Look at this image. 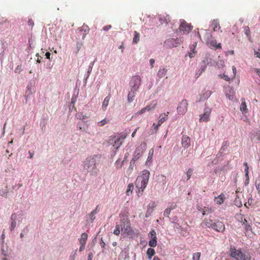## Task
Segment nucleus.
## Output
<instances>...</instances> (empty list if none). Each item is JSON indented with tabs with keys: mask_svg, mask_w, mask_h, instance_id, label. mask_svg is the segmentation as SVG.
Returning <instances> with one entry per match:
<instances>
[{
	"mask_svg": "<svg viewBox=\"0 0 260 260\" xmlns=\"http://www.w3.org/2000/svg\"><path fill=\"white\" fill-rule=\"evenodd\" d=\"M119 217L120 218V224L116 225L113 234L116 236L119 235L120 233V229H121V231L124 234H126L127 235H133L134 231L131 227L130 220L127 215L125 213H121Z\"/></svg>",
	"mask_w": 260,
	"mask_h": 260,
	"instance_id": "obj_1",
	"label": "nucleus"
},
{
	"mask_svg": "<svg viewBox=\"0 0 260 260\" xmlns=\"http://www.w3.org/2000/svg\"><path fill=\"white\" fill-rule=\"evenodd\" d=\"M150 176V172L145 170L142 171V174L139 176L136 180L135 185L138 190L137 193L138 196L142 195L144 189L146 188Z\"/></svg>",
	"mask_w": 260,
	"mask_h": 260,
	"instance_id": "obj_2",
	"label": "nucleus"
},
{
	"mask_svg": "<svg viewBox=\"0 0 260 260\" xmlns=\"http://www.w3.org/2000/svg\"><path fill=\"white\" fill-rule=\"evenodd\" d=\"M202 225L203 226H205L209 228H212L218 232L222 233L225 230L224 223L219 220L215 221L212 216L206 218L202 222Z\"/></svg>",
	"mask_w": 260,
	"mask_h": 260,
	"instance_id": "obj_3",
	"label": "nucleus"
},
{
	"mask_svg": "<svg viewBox=\"0 0 260 260\" xmlns=\"http://www.w3.org/2000/svg\"><path fill=\"white\" fill-rule=\"evenodd\" d=\"M96 155L87 157L83 162V169L91 174H96L97 171L96 166Z\"/></svg>",
	"mask_w": 260,
	"mask_h": 260,
	"instance_id": "obj_4",
	"label": "nucleus"
},
{
	"mask_svg": "<svg viewBox=\"0 0 260 260\" xmlns=\"http://www.w3.org/2000/svg\"><path fill=\"white\" fill-rule=\"evenodd\" d=\"M230 252V256L236 260H242L246 255L243 253L241 250L236 249L235 247H231Z\"/></svg>",
	"mask_w": 260,
	"mask_h": 260,
	"instance_id": "obj_5",
	"label": "nucleus"
},
{
	"mask_svg": "<svg viewBox=\"0 0 260 260\" xmlns=\"http://www.w3.org/2000/svg\"><path fill=\"white\" fill-rule=\"evenodd\" d=\"M182 42V40L181 38H176V39H173L170 38L167 39L165 42V44L166 46L170 47V48H173V47H176L180 45V44Z\"/></svg>",
	"mask_w": 260,
	"mask_h": 260,
	"instance_id": "obj_6",
	"label": "nucleus"
},
{
	"mask_svg": "<svg viewBox=\"0 0 260 260\" xmlns=\"http://www.w3.org/2000/svg\"><path fill=\"white\" fill-rule=\"evenodd\" d=\"M188 104L186 100H183L178 105L177 110L179 114L184 115L187 111Z\"/></svg>",
	"mask_w": 260,
	"mask_h": 260,
	"instance_id": "obj_7",
	"label": "nucleus"
},
{
	"mask_svg": "<svg viewBox=\"0 0 260 260\" xmlns=\"http://www.w3.org/2000/svg\"><path fill=\"white\" fill-rule=\"evenodd\" d=\"M179 29L180 31H183L184 34H188L192 30V26L185 20H182Z\"/></svg>",
	"mask_w": 260,
	"mask_h": 260,
	"instance_id": "obj_8",
	"label": "nucleus"
},
{
	"mask_svg": "<svg viewBox=\"0 0 260 260\" xmlns=\"http://www.w3.org/2000/svg\"><path fill=\"white\" fill-rule=\"evenodd\" d=\"M211 113V109L206 107L204 109V112L200 115V122H207L210 120V117Z\"/></svg>",
	"mask_w": 260,
	"mask_h": 260,
	"instance_id": "obj_9",
	"label": "nucleus"
},
{
	"mask_svg": "<svg viewBox=\"0 0 260 260\" xmlns=\"http://www.w3.org/2000/svg\"><path fill=\"white\" fill-rule=\"evenodd\" d=\"M141 80L140 76H134L130 82L131 88L138 90L140 85H141Z\"/></svg>",
	"mask_w": 260,
	"mask_h": 260,
	"instance_id": "obj_10",
	"label": "nucleus"
},
{
	"mask_svg": "<svg viewBox=\"0 0 260 260\" xmlns=\"http://www.w3.org/2000/svg\"><path fill=\"white\" fill-rule=\"evenodd\" d=\"M149 237L150 238V240L149 241V245L150 247H155L157 245V238L156 236V232L154 230L150 231L149 234Z\"/></svg>",
	"mask_w": 260,
	"mask_h": 260,
	"instance_id": "obj_11",
	"label": "nucleus"
},
{
	"mask_svg": "<svg viewBox=\"0 0 260 260\" xmlns=\"http://www.w3.org/2000/svg\"><path fill=\"white\" fill-rule=\"evenodd\" d=\"M206 43L208 45L210 48L211 49H221V45L220 43H217V42L215 40H212L210 41H207Z\"/></svg>",
	"mask_w": 260,
	"mask_h": 260,
	"instance_id": "obj_12",
	"label": "nucleus"
},
{
	"mask_svg": "<svg viewBox=\"0 0 260 260\" xmlns=\"http://www.w3.org/2000/svg\"><path fill=\"white\" fill-rule=\"evenodd\" d=\"M143 152V151L142 150V148L140 147H137L134 152V156L132 161L135 162L136 160H137L141 157Z\"/></svg>",
	"mask_w": 260,
	"mask_h": 260,
	"instance_id": "obj_13",
	"label": "nucleus"
},
{
	"mask_svg": "<svg viewBox=\"0 0 260 260\" xmlns=\"http://www.w3.org/2000/svg\"><path fill=\"white\" fill-rule=\"evenodd\" d=\"M126 137V135H122L118 138L115 137L114 140V146L116 147V149H118L119 146L122 144V140H123Z\"/></svg>",
	"mask_w": 260,
	"mask_h": 260,
	"instance_id": "obj_14",
	"label": "nucleus"
},
{
	"mask_svg": "<svg viewBox=\"0 0 260 260\" xmlns=\"http://www.w3.org/2000/svg\"><path fill=\"white\" fill-rule=\"evenodd\" d=\"M182 145L185 148H187L190 146V140L188 136L184 135L182 138Z\"/></svg>",
	"mask_w": 260,
	"mask_h": 260,
	"instance_id": "obj_15",
	"label": "nucleus"
},
{
	"mask_svg": "<svg viewBox=\"0 0 260 260\" xmlns=\"http://www.w3.org/2000/svg\"><path fill=\"white\" fill-rule=\"evenodd\" d=\"M169 112H168L167 113H161L159 115V119L158 120V125H161L164 122H165L166 120H167L168 118V114Z\"/></svg>",
	"mask_w": 260,
	"mask_h": 260,
	"instance_id": "obj_16",
	"label": "nucleus"
},
{
	"mask_svg": "<svg viewBox=\"0 0 260 260\" xmlns=\"http://www.w3.org/2000/svg\"><path fill=\"white\" fill-rule=\"evenodd\" d=\"M137 91V90L131 88V90L127 95V101L129 103L132 102L134 100Z\"/></svg>",
	"mask_w": 260,
	"mask_h": 260,
	"instance_id": "obj_17",
	"label": "nucleus"
},
{
	"mask_svg": "<svg viewBox=\"0 0 260 260\" xmlns=\"http://www.w3.org/2000/svg\"><path fill=\"white\" fill-rule=\"evenodd\" d=\"M159 20L161 24H168L171 22V18L169 15H166V16L160 15Z\"/></svg>",
	"mask_w": 260,
	"mask_h": 260,
	"instance_id": "obj_18",
	"label": "nucleus"
},
{
	"mask_svg": "<svg viewBox=\"0 0 260 260\" xmlns=\"http://www.w3.org/2000/svg\"><path fill=\"white\" fill-rule=\"evenodd\" d=\"M156 206V204L154 202H152L149 204L147 206V210L146 212V216H148V214L150 215L154 210V208Z\"/></svg>",
	"mask_w": 260,
	"mask_h": 260,
	"instance_id": "obj_19",
	"label": "nucleus"
},
{
	"mask_svg": "<svg viewBox=\"0 0 260 260\" xmlns=\"http://www.w3.org/2000/svg\"><path fill=\"white\" fill-rule=\"evenodd\" d=\"M225 199V197L224 194L221 193L218 197H215L214 198V201L216 202V204L218 205H221L223 203Z\"/></svg>",
	"mask_w": 260,
	"mask_h": 260,
	"instance_id": "obj_20",
	"label": "nucleus"
},
{
	"mask_svg": "<svg viewBox=\"0 0 260 260\" xmlns=\"http://www.w3.org/2000/svg\"><path fill=\"white\" fill-rule=\"evenodd\" d=\"M241 104L240 105V109L243 114L247 113L248 111L247 108L246 103L244 99H241Z\"/></svg>",
	"mask_w": 260,
	"mask_h": 260,
	"instance_id": "obj_21",
	"label": "nucleus"
},
{
	"mask_svg": "<svg viewBox=\"0 0 260 260\" xmlns=\"http://www.w3.org/2000/svg\"><path fill=\"white\" fill-rule=\"evenodd\" d=\"M17 218L16 214L13 213L12 214L11 218V224L10 227V229L11 231H13L14 229L16 227V219Z\"/></svg>",
	"mask_w": 260,
	"mask_h": 260,
	"instance_id": "obj_22",
	"label": "nucleus"
},
{
	"mask_svg": "<svg viewBox=\"0 0 260 260\" xmlns=\"http://www.w3.org/2000/svg\"><path fill=\"white\" fill-rule=\"evenodd\" d=\"M157 106V103L155 101H152L150 104L145 107L147 111L154 110Z\"/></svg>",
	"mask_w": 260,
	"mask_h": 260,
	"instance_id": "obj_23",
	"label": "nucleus"
},
{
	"mask_svg": "<svg viewBox=\"0 0 260 260\" xmlns=\"http://www.w3.org/2000/svg\"><path fill=\"white\" fill-rule=\"evenodd\" d=\"M88 235L86 233H83L81 234V237L79 239V243L80 245H85L87 240Z\"/></svg>",
	"mask_w": 260,
	"mask_h": 260,
	"instance_id": "obj_24",
	"label": "nucleus"
},
{
	"mask_svg": "<svg viewBox=\"0 0 260 260\" xmlns=\"http://www.w3.org/2000/svg\"><path fill=\"white\" fill-rule=\"evenodd\" d=\"M211 26L213 28L214 31H216L217 28H218V30L220 29L219 22L217 19H214L212 22Z\"/></svg>",
	"mask_w": 260,
	"mask_h": 260,
	"instance_id": "obj_25",
	"label": "nucleus"
},
{
	"mask_svg": "<svg viewBox=\"0 0 260 260\" xmlns=\"http://www.w3.org/2000/svg\"><path fill=\"white\" fill-rule=\"evenodd\" d=\"M134 36L133 39V43L137 44L140 41V34L137 31L134 32Z\"/></svg>",
	"mask_w": 260,
	"mask_h": 260,
	"instance_id": "obj_26",
	"label": "nucleus"
},
{
	"mask_svg": "<svg viewBox=\"0 0 260 260\" xmlns=\"http://www.w3.org/2000/svg\"><path fill=\"white\" fill-rule=\"evenodd\" d=\"M80 31H84V34L82 36V39H84L87 34L89 32V28L87 26H83L79 29Z\"/></svg>",
	"mask_w": 260,
	"mask_h": 260,
	"instance_id": "obj_27",
	"label": "nucleus"
},
{
	"mask_svg": "<svg viewBox=\"0 0 260 260\" xmlns=\"http://www.w3.org/2000/svg\"><path fill=\"white\" fill-rule=\"evenodd\" d=\"M155 254V252L154 249L149 248L147 250V255L148 256V258L149 260L152 258V257Z\"/></svg>",
	"mask_w": 260,
	"mask_h": 260,
	"instance_id": "obj_28",
	"label": "nucleus"
},
{
	"mask_svg": "<svg viewBox=\"0 0 260 260\" xmlns=\"http://www.w3.org/2000/svg\"><path fill=\"white\" fill-rule=\"evenodd\" d=\"M167 72V70L165 68H160L157 72V75L159 78H162L165 76Z\"/></svg>",
	"mask_w": 260,
	"mask_h": 260,
	"instance_id": "obj_29",
	"label": "nucleus"
},
{
	"mask_svg": "<svg viewBox=\"0 0 260 260\" xmlns=\"http://www.w3.org/2000/svg\"><path fill=\"white\" fill-rule=\"evenodd\" d=\"M110 99V97L109 96H107L104 99V100L103 102V105H102V107H103V109H104V110H105L106 109L107 106H108Z\"/></svg>",
	"mask_w": 260,
	"mask_h": 260,
	"instance_id": "obj_30",
	"label": "nucleus"
},
{
	"mask_svg": "<svg viewBox=\"0 0 260 260\" xmlns=\"http://www.w3.org/2000/svg\"><path fill=\"white\" fill-rule=\"evenodd\" d=\"M133 189H134V185L133 183H129L128 185V186H127V189L126 191V194L127 196H129L131 194H132V192H133Z\"/></svg>",
	"mask_w": 260,
	"mask_h": 260,
	"instance_id": "obj_31",
	"label": "nucleus"
},
{
	"mask_svg": "<svg viewBox=\"0 0 260 260\" xmlns=\"http://www.w3.org/2000/svg\"><path fill=\"white\" fill-rule=\"evenodd\" d=\"M110 121V120L109 119L106 118L102 120L101 121L98 122V125L99 126H103L105 125V124L109 123Z\"/></svg>",
	"mask_w": 260,
	"mask_h": 260,
	"instance_id": "obj_32",
	"label": "nucleus"
},
{
	"mask_svg": "<svg viewBox=\"0 0 260 260\" xmlns=\"http://www.w3.org/2000/svg\"><path fill=\"white\" fill-rule=\"evenodd\" d=\"M201 254L200 252H196L193 254L192 260H200Z\"/></svg>",
	"mask_w": 260,
	"mask_h": 260,
	"instance_id": "obj_33",
	"label": "nucleus"
},
{
	"mask_svg": "<svg viewBox=\"0 0 260 260\" xmlns=\"http://www.w3.org/2000/svg\"><path fill=\"white\" fill-rule=\"evenodd\" d=\"M123 165V161H120L119 160H117L115 162V166L117 169H120L122 168Z\"/></svg>",
	"mask_w": 260,
	"mask_h": 260,
	"instance_id": "obj_34",
	"label": "nucleus"
},
{
	"mask_svg": "<svg viewBox=\"0 0 260 260\" xmlns=\"http://www.w3.org/2000/svg\"><path fill=\"white\" fill-rule=\"evenodd\" d=\"M193 172V170L191 168L189 169L186 173V176H187V180H189L190 178V177L192 175Z\"/></svg>",
	"mask_w": 260,
	"mask_h": 260,
	"instance_id": "obj_35",
	"label": "nucleus"
},
{
	"mask_svg": "<svg viewBox=\"0 0 260 260\" xmlns=\"http://www.w3.org/2000/svg\"><path fill=\"white\" fill-rule=\"evenodd\" d=\"M171 210L169 208L165 209L164 215L165 216L169 217L170 214Z\"/></svg>",
	"mask_w": 260,
	"mask_h": 260,
	"instance_id": "obj_36",
	"label": "nucleus"
},
{
	"mask_svg": "<svg viewBox=\"0 0 260 260\" xmlns=\"http://www.w3.org/2000/svg\"><path fill=\"white\" fill-rule=\"evenodd\" d=\"M244 31H245V34L246 35V36L247 37H249L250 36V34L249 27L248 26H245L244 27Z\"/></svg>",
	"mask_w": 260,
	"mask_h": 260,
	"instance_id": "obj_37",
	"label": "nucleus"
},
{
	"mask_svg": "<svg viewBox=\"0 0 260 260\" xmlns=\"http://www.w3.org/2000/svg\"><path fill=\"white\" fill-rule=\"evenodd\" d=\"M146 111H147L146 110V108L144 107V108H142L141 110L138 111L136 114L137 115H142V114L144 113Z\"/></svg>",
	"mask_w": 260,
	"mask_h": 260,
	"instance_id": "obj_38",
	"label": "nucleus"
},
{
	"mask_svg": "<svg viewBox=\"0 0 260 260\" xmlns=\"http://www.w3.org/2000/svg\"><path fill=\"white\" fill-rule=\"evenodd\" d=\"M197 43L196 42L194 43L193 44L190 46V49L192 51H196L195 49L197 47Z\"/></svg>",
	"mask_w": 260,
	"mask_h": 260,
	"instance_id": "obj_39",
	"label": "nucleus"
},
{
	"mask_svg": "<svg viewBox=\"0 0 260 260\" xmlns=\"http://www.w3.org/2000/svg\"><path fill=\"white\" fill-rule=\"evenodd\" d=\"M226 96L231 101H234L235 99V96L234 95H230L229 94H226Z\"/></svg>",
	"mask_w": 260,
	"mask_h": 260,
	"instance_id": "obj_40",
	"label": "nucleus"
},
{
	"mask_svg": "<svg viewBox=\"0 0 260 260\" xmlns=\"http://www.w3.org/2000/svg\"><path fill=\"white\" fill-rule=\"evenodd\" d=\"M221 78L224 79L225 81H230L231 80V78L229 77L228 76L223 74V75H221Z\"/></svg>",
	"mask_w": 260,
	"mask_h": 260,
	"instance_id": "obj_41",
	"label": "nucleus"
},
{
	"mask_svg": "<svg viewBox=\"0 0 260 260\" xmlns=\"http://www.w3.org/2000/svg\"><path fill=\"white\" fill-rule=\"evenodd\" d=\"M77 250H75L74 251L73 253L70 256V260H75V256L76 255Z\"/></svg>",
	"mask_w": 260,
	"mask_h": 260,
	"instance_id": "obj_42",
	"label": "nucleus"
},
{
	"mask_svg": "<svg viewBox=\"0 0 260 260\" xmlns=\"http://www.w3.org/2000/svg\"><path fill=\"white\" fill-rule=\"evenodd\" d=\"M177 207L176 204L173 203L171 204L170 206L169 207V209H170L171 210H174Z\"/></svg>",
	"mask_w": 260,
	"mask_h": 260,
	"instance_id": "obj_43",
	"label": "nucleus"
},
{
	"mask_svg": "<svg viewBox=\"0 0 260 260\" xmlns=\"http://www.w3.org/2000/svg\"><path fill=\"white\" fill-rule=\"evenodd\" d=\"M28 24L32 28L34 25V21L31 19H29L28 21Z\"/></svg>",
	"mask_w": 260,
	"mask_h": 260,
	"instance_id": "obj_44",
	"label": "nucleus"
},
{
	"mask_svg": "<svg viewBox=\"0 0 260 260\" xmlns=\"http://www.w3.org/2000/svg\"><path fill=\"white\" fill-rule=\"evenodd\" d=\"M196 53V51H192L191 52L188 53V56L190 58H192L195 56Z\"/></svg>",
	"mask_w": 260,
	"mask_h": 260,
	"instance_id": "obj_45",
	"label": "nucleus"
},
{
	"mask_svg": "<svg viewBox=\"0 0 260 260\" xmlns=\"http://www.w3.org/2000/svg\"><path fill=\"white\" fill-rule=\"evenodd\" d=\"M242 260H251V258L249 254H247L245 255Z\"/></svg>",
	"mask_w": 260,
	"mask_h": 260,
	"instance_id": "obj_46",
	"label": "nucleus"
},
{
	"mask_svg": "<svg viewBox=\"0 0 260 260\" xmlns=\"http://www.w3.org/2000/svg\"><path fill=\"white\" fill-rule=\"evenodd\" d=\"M89 216H90L91 220L92 222L95 218V214H94L92 212H91Z\"/></svg>",
	"mask_w": 260,
	"mask_h": 260,
	"instance_id": "obj_47",
	"label": "nucleus"
},
{
	"mask_svg": "<svg viewBox=\"0 0 260 260\" xmlns=\"http://www.w3.org/2000/svg\"><path fill=\"white\" fill-rule=\"evenodd\" d=\"M152 157H151V156H148V158H147V160L146 161V165H147L149 162L150 163L151 162Z\"/></svg>",
	"mask_w": 260,
	"mask_h": 260,
	"instance_id": "obj_48",
	"label": "nucleus"
},
{
	"mask_svg": "<svg viewBox=\"0 0 260 260\" xmlns=\"http://www.w3.org/2000/svg\"><path fill=\"white\" fill-rule=\"evenodd\" d=\"M244 165L245 166V173H248V169H249V167H248V164H247V162H245L244 163Z\"/></svg>",
	"mask_w": 260,
	"mask_h": 260,
	"instance_id": "obj_49",
	"label": "nucleus"
},
{
	"mask_svg": "<svg viewBox=\"0 0 260 260\" xmlns=\"http://www.w3.org/2000/svg\"><path fill=\"white\" fill-rule=\"evenodd\" d=\"M82 46V43H77V51H79V50L81 49Z\"/></svg>",
	"mask_w": 260,
	"mask_h": 260,
	"instance_id": "obj_50",
	"label": "nucleus"
},
{
	"mask_svg": "<svg viewBox=\"0 0 260 260\" xmlns=\"http://www.w3.org/2000/svg\"><path fill=\"white\" fill-rule=\"evenodd\" d=\"M254 54L257 57L260 58V49L258 51H254Z\"/></svg>",
	"mask_w": 260,
	"mask_h": 260,
	"instance_id": "obj_51",
	"label": "nucleus"
},
{
	"mask_svg": "<svg viewBox=\"0 0 260 260\" xmlns=\"http://www.w3.org/2000/svg\"><path fill=\"white\" fill-rule=\"evenodd\" d=\"M111 28V25H108L103 27V30L107 31Z\"/></svg>",
	"mask_w": 260,
	"mask_h": 260,
	"instance_id": "obj_52",
	"label": "nucleus"
},
{
	"mask_svg": "<svg viewBox=\"0 0 260 260\" xmlns=\"http://www.w3.org/2000/svg\"><path fill=\"white\" fill-rule=\"evenodd\" d=\"M232 69H233L234 75H233V76L232 78V79H234L235 77V75H236V69L234 66H233L232 68Z\"/></svg>",
	"mask_w": 260,
	"mask_h": 260,
	"instance_id": "obj_53",
	"label": "nucleus"
},
{
	"mask_svg": "<svg viewBox=\"0 0 260 260\" xmlns=\"http://www.w3.org/2000/svg\"><path fill=\"white\" fill-rule=\"evenodd\" d=\"M154 153V149L153 148H151L149 152L148 156H151V157H153Z\"/></svg>",
	"mask_w": 260,
	"mask_h": 260,
	"instance_id": "obj_54",
	"label": "nucleus"
},
{
	"mask_svg": "<svg viewBox=\"0 0 260 260\" xmlns=\"http://www.w3.org/2000/svg\"><path fill=\"white\" fill-rule=\"evenodd\" d=\"M155 60L154 59H150V63L151 65V68H152L153 67V64L154 63Z\"/></svg>",
	"mask_w": 260,
	"mask_h": 260,
	"instance_id": "obj_55",
	"label": "nucleus"
},
{
	"mask_svg": "<svg viewBox=\"0 0 260 260\" xmlns=\"http://www.w3.org/2000/svg\"><path fill=\"white\" fill-rule=\"evenodd\" d=\"M206 67H203L201 69V71L200 72V73L198 74V77H199L202 73L205 71Z\"/></svg>",
	"mask_w": 260,
	"mask_h": 260,
	"instance_id": "obj_56",
	"label": "nucleus"
},
{
	"mask_svg": "<svg viewBox=\"0 0 260 260\" xmlns=\"http://www.w3.org/2000/svg\"><path fill=\"white\" fill-rule=\"evenodd\" d=\"M7 193H8L7 190H6L5 191H2V192H1L0 191V195L2 196H6Z\"/></svg>",
	"mask_w": 260,
	"mask_h": 260,
	"instance_id": "obj_57",
	"label": "nucleus"
},
{
	"mask_svg": "<svg viewBox=\"0 0 260 260\" xmlns=\"http://www.w3.org/2000/svg\"><path fill=\"white\" fill-rule=\"evenodd\" d=\"M160 125H158V123L156 125L155 124V123H153V126H154V128L155 129L156 131L158 129L159 126Z\"/></svg>",
	"mask_w": 260,
	"mask_h": 260,
	"instance_id": "obj_58",
	"label": "nucleus"
},
{
	"mask_svg": "<svg viewBox=\"0 0 260 260\" xmlns=\"http://www.w3.org/2000/svg\"><path fill=\"white\" fill-rule=\"evenodd\" d=\"M80 247L79 248V251H82L84 249L85 245H80Z\"/></svg>",
	"mask_w": 260,
	"mask_h": 260,
	"instance_id": "obj_59",
	"label": "nucleus"
},
{
	"mask_svg": "<svg viewBox=\"0 0 260 260\" xmlns=\"http://www.w3.org/2000/svg\"><path fill=\"white\" fill-rule=\"evenodd\" d=\"M138 129V128H136V129L134 131V132L132 133V137L133 138H134V137L135 136V135H136V133H137V129Z\"/></svg>",
	"mask_w": 260,
	"mask_h": 260,
	"instance_id": "obj_60",
	"label": "nucleus"
},
{
	"mask_svg": "<svg viewBox=\"0 0 260 260\" xmlns=\"http://www.w3.org/2000/svg\"><path fill=\"white\" fill-rule=\"evenodd\" d=\"M98 207L97 206V207H96V208H95L94 210H93V211H91V212H92V213H93L94 214H95H95L98 213Z\"/></svg>",
	"mask_w": 260,
	"mask_h": 260,
	"instance_id": "obj_61",
	"label": "nucleus"
},
{
	"mask_svg": "<svg viewBox=\"0 0 260 260\" xmlns=\"http://www.w3.org/2000/svg\"><path fill=\"white\" fill-rule=\"evenodd\" d=\"M50 53L49 52H46V58H48V59H50Z\"/></svg>",
	"mask_w": 260,
	"mask_h": 260,
	"instance_id": "obj_62",
	"label": "nucleus"
},
{
	"mask_svg": "<svg viewBox=\"0 0 260 260\" xmlns=\"http://www.w3.org/2000/svg\"><path fill=\"white\" fill-rule=\"evenodd\" d=\"M256 72L257 75L260 77V69H256Z\"/></svg>",
	"mask_w": 260,
	"mask_h": 260,
	"instance_id": "obj_63",
	"label": "nucleus"
},
{
	"mask_svg": "<svg viewBox=\"0 0 260 260\" xmlns=\"http://www.w3.org/2000/svg\"><path fill=\"white\" fill-rule=\"evenodd\" d=\"M153 260H160L159 257L157 256H154Z\"/></svg>",
	"mask_w": 260,
	"mask_h": 260,
	"instance_id": "obj_64",
	"label": "nucleus"
}]
</instances>
